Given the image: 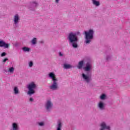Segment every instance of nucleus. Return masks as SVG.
<instances>
[{
	"label": "nucleus",
	"mask_w": 130,
	"mask_h": 130,
	"mask_svg": "<svg viewBox=\"0 0 130 130\" xmlns=\"http://www.w3.org/2000/svg\"><path fill=\"white\" fill-rule=\"evenodd\" d=\"M67 39L68 40L69 44H71L74 48H78V47H79V45L78 44L79 38L76 33L73 32L69 33Z\"/></svg>",
	"instance_id": "f257e3e1"
},
{
	"label": "nucleus",
	"mask_w": 130,
	"mask_h": 130,
	"mask_svg": "<svg viewBox=\"0 0 130 130\" xmlns=\"http://www.w3.org/2000/svg\"><path fill=\"white\" fill-rule=\"evenodd\" d=\"M48 77L50 79H51L52 83L49 86V89L52 90V91H56V90H58V80L56 78V76L55 74L53 72H50L48 74Z\"/></svg>",
	"instance_id": "f03ea898"
},
{
	"label": "nucleus",
	"mask_w": 130,
	"mask_h": 130,
	"mask_svg": "<svg viewBox=\"0 0 130 130\" xmlns=\"http://www.w3.org/2000/svg\"><path fill=\"white\" fill-rule=\"evenodd\" d=\"M94 30L90 29L88 31H85V41L84 43L86 44H90L92 42V40L94 39Z\"/></svg>",
	"instance_id": "7ed1b4c3"
},
{
	"label": "nucleus",
	"mask_w": 130,
	"mask_h": 130,
	"mask_svg": "<svg viewBox=\"0 0 130 130\" xmlns=\"http://www.w3.org/2000/svg\"><path fill=\"white\" fill-rule=\"evenodd\" d=\"M37 84L34 82H31L28 84L27 85V88L28 90L27 92L28 95H33V94H35V90L37 89Z\"/></svg>",
	"instance_id": "20e7f679"
},
{
	"label": "nucleus",
	"mask_w": 130,
	"mask_h": 130,
	"mask_svg": "<svg viewBox=\"0 0 130 130\" xmlns=\"http://www.w3.org/2000/svg\"><path fill=\"white\" fill-rule=\"evenodd\" d=\"M82 77L85 82L87 83V84H89V83L92 81V74L91 72H88L87 75L83 73Z\"/></svg>",
	"instance_id": "39448f33"
},
{
	"label": "nucleus",
	"mask_w": 130,
	"mask_h": 130,
	"mask_svg": "<svg viewBox=\"0 0 130 130\" xmlns=\"http://www.w3.org/2000/svg\"><path fill=\"white\" fill-rule=\"evenodd\" d=\"M52 107H53V104L50 100H47L45 103V108L47 111V112H49L51 111V109H52Z\"/></svg>",
	"instance_id": "423d86ee"
},
{
	"label": "nucleus",
	"mask_w": 130,
	"mask_h": 130,
	"mask_svg": "<svg viewBox=\"0 0 130 130\" xmlns=\"http://www.w3.org/2000/svg\"><path fill=\"white\" fill-rule=\"evenodd\" d=\"M20 20V15H19V14H15L13 18V25L15 28H17V27H18V25H19Z\"/></svg>",
	"instance_id": "0eeeda50"
},
{
	"label": "nucleus",
	"mask_w": 130,
	"mask_h": 130,
	"mask_svg": "<svg viewBox=\"0 0 130 130\" xmlns=\"http://www.w3.org/2000/svg\"><path fill=\"white\" fill-rule=\"evenodd\" d=\"M99 130H110V126L107 125L106 122H102L100 124Z\"/></svg>",
	"instance_id": "6e6552de"
},
{
	"label": "nucleus",
	"mask_w": 130,
	"mask_h": 130,
	"mask_svg": "<svg viewBox=\"0 0 130 130\" xmlns=\"http://www.w3.org/2000/svg\"><path fill=\"white\" fill-rule=\"evenodd\" d=\"M38 6V3L36 1L30 2L28 5V9L30 11H34L35 8Z\"/></svg>",
	"instance_id": "1a4fd4ad"
},
{
	"label": "nucleus",
	"mask_w": 130,
	"mask_h": 130,
	"mask_svg": "<svg viewBox=\"0 0 130 130\" xmlns=\"http://www.w3.org/2000/svg\"><path fill=\"white\" fill-rule=\"evenodd\" d=\"M92 69H93V66H92L91 62L89 61H87L86 64V67L84 68V71H85V72H90V71H91Z\"/></svg>",
	"instance_id": "9d476101"
},
{
	"label": "nucleus",
	"mask_w": 130,
	"mask_h": 130,
	"mask_svg": "<svg viewBox=\"0 0 130 130\" xmlns=\"http://www.w3.org/2000/svg\"><path fill=\"white\" fill-rule=\"evenodd\" d=\"M0 47H4V48H9L10 45L6 43L4 40L0 39Z\"/></svg>",
	"instance_id": "9b49d317"
},
{
	"label": "nucleus",
	"mask_w": 130,
	"mask_h": 130,
	"mask_svg": "<svg viewBox=\"0 0 130 130\" xmlns=\"http://www.w3.org/2000/svg\"><path fill=\"white\" fill-rule=\"evenodd\" d=\"M10 130H20V126L18 123L13 122L11 125Z\"/></svg>",
	"instance_id": "f8f14e48"
},
{
	"label": "nucleus",
	"mask_w": 130,
	"mask_h": 130,
	"mask_svg": "<svg viewBox=\"0 0 130 130\" xmlns=\"http://www.w3.org/2000/svg\"><path fill=\"white\" fill-rule=\"evenodd\" d=\"M98 108L100 110H105V104L102 101H100L98 104Z\"/></svg>",
	"instance_id": "ddd939ff"
},
{
	"label": "nucleus",
	"mask_w": 130,
	"mask_h": 130,
	"mask_svg": "<svg viewBox=\"0 0 130 130\" xmlns=\"http://www.w3.org/2000/svg\"><path fill=\"white\" fill-rule=\"evenodd\" d=\"M62 126V123L60 120H58L57 122V129L56 130H61V127Z\"/></svg>",
	"instance_id": "4468645a"
},
{
	"label": "nucleus",
	"mask_w": 130,
	"mask_h": 130,
	"mask_svg": "<svg viewBox=\"0 0 130 130\" xmlns=\"http://www.w3.org/2000/svg\"><path fill=\"white\" fill-rule=\"evenodd\" d=\"M13 91L15 95H18V94H20V91H19V88H18L17 86L14 87Z\"/></svg>",
	"instance_id": "2eb2a0df"
},
{
	"label": "nucleus",
	"mask_w": 130,
	"mask_h": 130,
	"mask_svg": "<svg viewBox=\"0 0 130 130\" xmlns=\"http://www.w3.org/2000/svg\"><path fill=\"white\" fill-rule=\"evenodd\" d=\"M92 4L95 7H99V6H100V2L97 0L92 1Z\"/></svg>",
	"instance_id": "dca6fc26"
},
{
	"label": "nucleus",
	"mask_w": 130,
	"mask_h": 130,
	"mask_svg": "<svg viewBox=\"0 0 130 130\" xmlns=\"http://www.w3.org/2000/svg\"><path fill=\"white\" fill-rule=\"evenodd\" d=\"M83 66H84V60H81L79 61L78 63V66H77L78 69L81 70L82 68H83Z\"/></svg>",
	"instance_id": "f3484780"
},
{
	"label": "nucleus",
	"mask_w": 130,
	"mask_h": 130,
	"mask_svg": "<svg viewBox=\"0 0 130 130\" xmlns=\"http://www.w3.org/2000/svg\"><path fill=\"white\" fill-rule=\"evenodd\" d=\"M63 68L66 69V70H69V69H72V68H73V66H72L70 64L64 63L63 64Z\"/></svg>",
	"instance_id": "a211bd4d"
},
{
	"label": "nucleus",
	"mask_w": 130,
	"mask_h": 130,
	"mask_svg": "<svg viewBox=\"0 0 130 130\" xmlns=\"http://www.w3.org/2000/svg\"><path fill=\"white\" fill-rule=\"evenodd\" d=\"M22 49L24 52H29L30 51V48L27 47H24Z\"/></svg>",
	"instance_id": "6ab92c4d"
},
{
	"label": "nucleus",
	"mask_w": 130,
	"mask_h": 130,
	"mask_svg": "<svg viewBox=\"0 0 130 130\" xmlns=\"http://www.w3.org/2000/svg\"><path fill=\"white\" fill-rule=\"evenodd\" d=\"M32 45H35L37 43V38H34L31 41Z\"/></svg>",
	"instance_id": "aec40b11"
},
{
	"label": "nucleus",
	"mask_w": 130,
	"mask_h": 130,
	"mask_svg": "<svg viewBox=\"0 0 130 130\" xmlns=\"http://www.w3.org/2000/svg\"><path fill=\"white\" fill-rule=\"evenodd\" d=\"M111 55H107L106 56V61H109L111 59Z\"/></svg>",
	"instance_id": "412c9836"
},
{
	"label": "nucleus",
	"mask_w": 130,
	"mask_h": 130,
	"mask_svg": "<svg viewBox=\"0 0 130 130\" xmlns=\"http://www.w3.org/2000/svg\"><path fill=\"white\" fill-rule=\"evenodd\" d=\"M14 71H15V68H14V67H11L9 68L8 72L13 74V73H14Z\"/></svg>",
	"instance_id": "4be33fe9"
},
{
	"label": "nucleus",
	"mask_w": 130,
	"mask_h": 130,
	"mask_svg": "<svg viewBox=\"0 0 130 130\" xmlns=\"http://www.w3.org/2000/svg\"><path fill=\"white\" fill-rule=\"evenodd\" d=\"M105 98H106V95L104 94H102L100 96V99H101V100H104Z\"/></svg>",
	"instance_id": "5701e85b"
},
{
	"label": "nucleus",
	"mask_w": 130,
	"mask_h": 130,
	"mask_svg": "<svg viewBox=\"0 0 130 130\" xmlns=\"http://www.w3.org/2000/svg\"><path fill=\"white\" fill-rule=\"evenodd\" d=\"M38 125L40 126H44L45 125V124L44 123V122H40L38 123Z\"/></svg>",
	"instance_id": "b1692460"
},
{
	"label": "nucleus",
	"mask_w": 130,
	"mask_h": 130,
	"mask_svg": "<svg viewBox=\"0 0 130 130\" xmlns=\"http://www.w3.org/2000/svg\"><path fill=\"white\" fill-rule=\"evenodd\" d=\"M29 67L30 68H32L33 67V62L32 61H30L29 63Z\"/></svg>",
	"instance_id": "393cba45"
},
{
	"label": "nucleus",
	"mask_w": 130,
	"mask_h": 130,
	"mask_svg": "<svg viewBox=\"0 0 130 130\" xmlns=\"http://www.w3.org/2000/svg\"><path fill=\"white\" fill-rule=\"evenodd\" d=\"M6 55H7V53H6V52H3L1 54L2 57H3V56H6Z\"/></svg>",
	"instance_id": "a878e982"
},
{
	"label": "nucleus",
	"mask_w": 130,
	"mask_h": 130,
	"mask_svg": "<svg viewBox=\"0 0 130 130\" xmlns=\"http://www.w3.org/2000/svg\"><path fill=\"white\" fill-rule=\"evenodd\" d=\"M7 60H9V59L8 58H5L3 60V62H4V63H6V62L7 61Z\"/></svg>",
	"instance_id": "bb28decb"
},
{
	"label": "nucleus",
	"mask_w": 130,
	"mask_h": 130,
	"mask_svg": "<svg viewBox=\"0 0 130 130\" xmlns=\"http://www.w3.org/2000/svg\"><path fill=\"white\" fill-rule=\"evenodd\" d=\"M34 101V99H33V98H30L29 99V102H33Z\"/></svg>",
	"instance_id": "cd10ccee"
},
{
	"label": "nucleus",
	"mask_w": 130,
	"mask_h": 130,
	"mask_svg": "<svg viewBox=\"0 0 130 130\" xmlns=\"http://www.w3.org/2000/svg\"><path fill=\"white\" fill-rule=\"evenodd\" d=\"M14 46H17V47L19 46V43L18 42L15 43L14 44Z\"/></svg>",
	"instance_id": "c85d7f7f"
},
{
	"label": "nucleus",
	"mask_w": 130,
	"mask_h": 130,
	"mask_svg": "<svg viewBox=\"0 0 130 130\" xmlns=\"http://www.w3.org/2000/svg\"><path fill=\"white\" fill-rule=\"evenodd\" d=\"M59 56H62V55H63L62 54V53H61V52H59Z\"/></svg>",
	"instance_id": "c756f323"
},
{
	"label": "nucleus",
	"mask_w": 130,
	"mask_h": 130,
	"mask_svg": "<svg viewBox=\"0 0 130 130\" xmlns=\"http://www.w3.org/2000/svg\"><path fill=\"white\" fill-rule=\"evenodd\" d=\"M55 3L58 4V3H59V0H55Z\"/></svg>",
	"instance_id": "7c9ffc66"
},
{
	"label": "nucleus",
	"mask_w": 130,
	"mask_h": 130,
	"mask_svg": "<svg viewBox=\"0 0 130 130\" xmlns=\"http://www.w3.org/2000/svg\"><path fill=\"white\" fill-rule=\"evenodd\" d=\"M4 72H5V73H8V71H7V69H4Z\"/></svg>",
	"instance_id": "2f4dec72"
},
{
	"label": "nucleus",
	"mask_w": 130,
	"mask_h": 130,
	"mask_svg": "<svg viewBox=\"0 0 130 130\" xmlns=\"http://www.w3.org/2000/svg\"><path fill=\"white\" fill-rule=\"evenodd\" d=\"M40 43L43 44V43H44V42L42 41H40Z\"/></svg>",
	"instance_id": "473e14b6"
},
{
	"label": "nucleus",
	"mask_w": 130,
	"mask_h": 130,
	"mask_svg": "<svg viewBox=\"0 0 130 130\" xmlns=\"http://www.w3.org/2000/svg\"><path fill=\"white\" fill-rule=\"evenodd\" d=\"M89 87H93V85L92 84H89Z\"/></svg>",
	"instance_id": "72a5a7b5"
},
{
	"label": "nucleus",
	"mask_w": 130,
	"mask_h": 130,
	"mask_svg": "<svg viewBox=\"0 0 130 130\" xmlns=\"http://www.w3.org/2000/svg\"><path fill=\"white\" fill-rule=\"evenodd\" d=\"M79 34H80V32H78L77 33V35H79Z\"/></svg>",
	"instance_id": "f704fd0d"
}]
</instances>
